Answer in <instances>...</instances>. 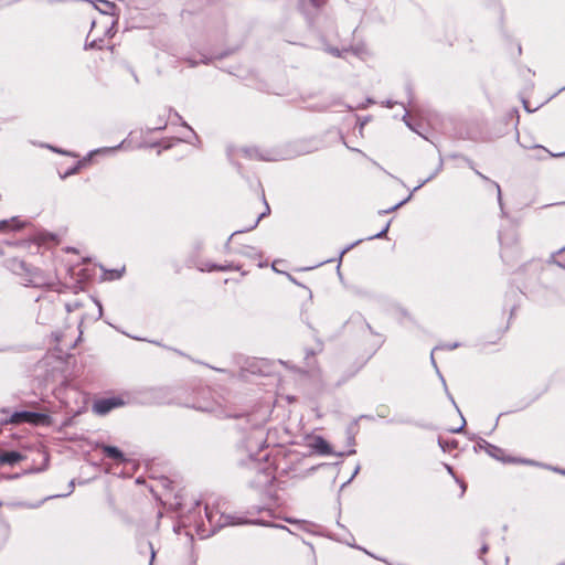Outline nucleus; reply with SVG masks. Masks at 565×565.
Instances as JSON below:
<instances>
[{"label":"nucleus","mask_w":565,"mask_h":565,"mask_svg":"<svg viewBox=\"0 0 565 565\" xmlns=\"http://www.w3.org/2000/svg\"><path fill=\"white\" fill-rule=\"evenodd\" d=\"M465 424H466V420L462 418V424H461V426H460V427H458V428L451 429V431H452V433H459V431H461V430H462V428H463V426H465Z\"/></svg>","instance_id":"a211bd4d"},{"label":"nucleus","mask_w":565,"mask_h":565,"mask_svg":"<svg viewBox=\"0 0 565 565\" xmlns=\"http://www.w3.org/2000/svg\"><path fill=\"white\" fill-rule=\"evenodd\" d=\"M122 405L124 401L120 397L100 398L93 404V411L98 415H106L114 408L120 407Z\"/></svg>","instance_id":"f03ea898"},{"label":"nucleus","mask_w":565,"mask_h":565,"mask_svg":"<svg viewBox=\"0 0 565 565\" xmlns=\"http://www.w3.org/2000/svg\"><path fill=\"white\" fill-rule=\"evenodd\" d=\"M478 174L481 177V179H487L484 175L478 172Z\"/></svg>","instance_id":"72a5a7b5"},{"label":"nucleus","mask_w":565,"mask_h":565,"mask_svg":"<svg viewBox=\"0 0 565 565\" xmlns=\"http://www.w3.org/2000/svg\"><path fill=\"white\" fill-rule=\"evenodd\" d=\"M448 397L450 398L451 403L457 407L455 399L452 398V396L449 393H448Z\"/></svg>","instance_id":"5701e85b"},{"label":"nucleus","mask_w":565,"mask_h":565,"mask_svg":"<svg viewBox=\"0 0 565 565\" xmlns=\"http://www.w3.org/2000/svg\"><path fill=\"white\" fill-rule=\"evenodd\" d=\"M276 527H279V529H282V530H287L286 526L284 525H275Z\"/></svg>","instance_id":"393cba45"},{"label":"nucleus","mask_w":565,"mask_h":565,"mask_svg":"<svg viewBox=\"0 0 565 565\" xmlns=\"http://www.w3.org/2000/svg\"><path fill=\"white\" fill-rule=\"evenodd\" d=\"M458 343H450V344H447V345H441V347H436L435 348V351L436 350H439V349H448V350H452V349H456L458 348Z\"/></svg>","instance_id":"4468645a"},{"label":"nucleus","mask_w":565,"mask_h":565,"mask_svg":"<svg viewBox=\"0 0 565 565\" xmlns=\"http://www.w3.org/2000/svg\"><path fill=\"white\" fill-rule=\"evenodd\" d=\"M211 269L228 270V269H231V266H230V265H226V266H220V267L212 266V267L210 268V270H211Z\"/></svg>","instance_id":"dca6fc26"},{"label":"nucleus","mask_w":565,"mask_h":565,"mask_svg":"<svg viewBox=\"0 0 565 565\" xmlns=\"http://www.w3.org/2000/svg\"><path fill=\"white\" fill-rule=\"evenodd\" d=\"M78 169H79V164L74 166L72 169L67 170V171L62 175V178H65V177H67V175H71V174L76 173Z\"/></svg>","instance_id":"f8f14e48"},{"label":"nucleus","mask_w":565,"mask_h":565,"mask_svg":"<svg viewBox=\"0 0 565 565\" xmlns=\"http://www.w3.org/2000/svg\"><path fill=\"white\" fill-rule=\"evenodd\" d=\"M487 551H488V546H487V545H483V546L481 547V553H486Z\"/></svg>","instance_id":"4be33fe9"},{"label":"nucleus","mask_w":565,"mask_h":565,"mask_svg":"<svg viewBox=\"0 0 565 565\" xmlns=\"http://www.w3.org/2000/svg\"><path fill=\"white\" fill-rule=\"evenodd\" d=\"M47 416L45 414L35 413V412H29V411H21V412H14L10 415L8 419H6V423L19 425L23 423H29L32 425H41L47 422Z\"/></svg>","instance_id":"f257e3e1"},{"label":"nucleus","mask_w":565,"mask_h":565,"mask_svg":"<svg viewBox=\"0 0 565 565\" xmlns=\"http://www.w3.org/2000/svg\"><path fill=\"white\" fill-rule=\"evenodd\" d=\"M430 359H431L433 363L435 364L434 352L431 353Z\"/></svg>","instance_id":"7c9ffc66"},{"label":"nucleus","mask_w":565,"mask_h":565,"mask_svg":"<svg viewBox=\"0 0 565 565\" xmlns=\"http://www.w3.org/2000/svg\"><path fill=\"white\" fill-rule=\"evenodd\" d=\"M441 382H443V384H444V387H447V384H446L445 379H441Z\"/></svg>","instance_id":"c756f323"},{"label":"nucleus","mask_w":565,"mask_h":565,"mask_svg":"<svg viewBox=\"0 0 565 565\" xmlns=\"http://www.w3.org/2000/svg\"><path fill=\"white\" fill-rule=\"evenodd\" d=\"M205 513H206V518H207L209 522L212 523L213 513L209 510L207 507L205 508Z\"/></svg>","instance_id":"f3484780"},{"label":"nucleus","mask_w":565,"mask_h":565,"mask_svg":"<svg viewBox=\"0 0 565 565\" xmlns=\"http://www.w3.org/2000/svg\"><path fill=\"white\" fill-rule=\"evenodd\" d=\"M388 226H390V223L386 224V226L380 233L371 236L370 238H381V237H383L386 234V232L388 230Z\"/></svg>","instance_id":"9b49d317"},{"label":"nucleus","mask_w":565,"mask_h":565,"mask_svg":"<svg viewBox=\"0 0 565 565\" xmlns=\"http://www.w3.org/2000/svg\"><path fill=\"white\" fill-rule=\"evenodd\" d=\"M268 212H269V206L266 205V212L259 214L248 230L255 228L257 226L258 222L260 221V218L264 217L266 215V213H268Z\"/></svg>","instance_id":"6e6552de"},{"label":"nucleus","mask_w":565,"mask_h":565,"mask_svg":"<svg viewBox=\"0 0 565 565\" xmlns=\"http://www.w3.org/2000/svg\"><path fill=\"white\" fill-rule=\"evenodd\" d=\"M313 448L321 455H330L332 452L330 445L322 437L315 439Z\"/></svg>","instance_id":"39448f33"},{"label":"nucleus","mask_w":565,"mask_h":565,"mask_svg":"<svg viewBox=\"0 0 565 565\" xmlns=\"http://www.w3.org/2000/svg\"><path fill=\"white\" fill-rule=\"evenodd\" d=\"M441 382H443V384H444V387H447V384H446L445 379H441Z\"/></svg>","instance_id":"cd10ccee"},{"label":"nucleus","mask_w":565,"mask_h":565,"mask_svg":"<svg viewBox=\"0 0 565 565\" xmlns=\"http://www.w3.org/2000/svg\"><path fill=\"white\" fill-rule=\"evenodd\" d=\"M24 456L19 451H4L0 454V465L13 466L21 461Z\"/></svg>","instance_id":"7ed1b4c3"},{"label":"nucleus","mask_w":565,"mask_h":565,"mask_svg":"<svg viewBox=\"0 0 565 565\" xmlns=\"http://www.w3.org/2000/svg\"><path fill=\"white\" fill-rule=\"evenodd\" d=\"M105 7H107V10H104L103 12L108 14L111 10H114L115 4L108 1H100Z\"/></svg>","instance_id":"1a4fd4ad"},{"label":"nucleus","mask_w":565,"mask_h":565,"mask_svg":"<svg viewBox=\"0 0 565 565\" xmlns=\"http://www.w3.org/2000/svg\"><path fill=\"white\" fill-rule=\"evenodd\" d=\"M21 227H23V223L21 221H19L17 217H13L9 221L0 222V231H4L7 228L20 230Z\"/></svg>","instance_id":"423d86ee"},{"label":"nucleus","mask_w":565,"mask_h":565,"mask_svg":"<svg viewBox=\"0 0 565 565\" xmlns=\"http://www.w3.org/2000/svg\"><path fill=\"white\" fill-rule=\"evenodd\" d=\"M92 26H93V29L96 28V22L95 21L92 23Z\"/></svg>","instance_id":"473e14b6"},{"label":"nucleus","mask_w":565,"mask_h":565,"mask_svg":"<svg viewBox=\"0 0 565 565\" xmlns=\"http://www.w3.org/2000/svg\"><path fill=\"white\" fill-rule=\"evenodd\" d=\"M102 43H103L102 39H94L90 42H87L85 44V49H102L103 47Z\"/></svg>","instance_id":"0eeeda50"},{"label":"nucleus","mask_w":565,"mask_h":565,"mask_svg":"<svg viewBox=\"0 0 565 565\" xmlns=\"http://www.w3.org/2000/svg\"><path fill=\"white\" fill-rule=\"evenodd\" d=\"M246 152H247V154H248L249 157H254V156H255V157H257V151H253V152H252V151H249V150H248V151H246Z\"/></svg>","instance_id":"412c9836"},{"label":"nucleus","mask_w":565,"mask_h":565,"mask_svg":"<svg viewBox=\"0 0 565 565\" xmlns=\"http://www.w3.org/2000/svg\"><path fill=\"white\" fill-rule=\"evenodd\" d=\"M521 462H523V463H532V461H530V460H521Z\"/></svg>","instance_id":"a878e982"},{"label":"nucleus","mask_w":565,"mask_h":565,"mask_svg":"<svg viewBox=\"0 0 565 565\" xmlns=\"http://www.w3.org/2000/svg\"><path fill=\"white\" fill-rule=\"evenodd\" d=\"M561 472H562L563 475H565V470H562Z\"/></svg>","instance_id":"f704fd0d"},{"label":"nucleus","mask_w":565,"mask_h":565,"mask_svg":"<svg viewBox=\"0 0 565 565\" xmlns=\"http://www.w3.org/2000/svg\"><path fill=\"white\" fill-rule=\"evenodd\" d=\"M98 448H100L103 450V452L108 457V458H111L114 460H117V461H125V456L124 454L115 446H108V445H98L97 446Z\"/></svg>","instance_id":"20e7f679"},{"label":"nucleus","mask_w":565,"mask_h":565,"mask_svg":"<svg viewBox=\"0 0 565 565\" xmlns=\"http://www.w3.org/2000/svg\"><path fill=\"white\" fill-rule=\"evenodd\" d=\"M114 24L115 21L113 19H108V21L105 22V32L109 33Z\"/></svg>","instance_id":"ddd939ff"},{"label":"nucleus","mask_w":565,"mask_h":565,"mask_svg":"<svg viewBox=\"0 0 565 565\" xmlns=\"http://www.w3.org/2000/svg\"><path fill=\"white\" fill-rule=\"evenodd\" d=\"M447 471H449L450 473H452V469L450 466H447Z\"/></svg>","instance_id":"bb28decb"},{"label":"nucleus","mask_w":565,"mask_h":565,"mask_svg":"<svg viewBox=\"0 0 565 565\" xmlns=\"http://www.w3.org/2000/svg\"><path fill=\"white\" fill-rule=\"evenodd\" d=\"M354 452H355V450H354V449H352V450H350L348 454H349V455H351V454H354Z\"/></svg>","instance_id":"2f4dec72"},{"label":"nucleus","mask_w":565,"mask_h":565,"mask_svg":"<svg viewBox=\"0 0 565 565\" xmlns=\"http://www.w3.org/2000/svg\"><path fill=\"white\" fill-rule=\"evenodd\" d=\"M497 186V190H498V199H499V202H501V189L498 184H495Z\"/></svg>","instance_id":"6ab92c4d"},{"label":"nucleus","mask_w":565,"mask_h":565,"mask_svg":"<svg viewBox=\"0 0 565 565\" xmlns=\"http://www.w3.org/2000/svg\"><path fill=\"white\" fill-rule=\"evenodd\" d=\"M149 547H150V552H151V562H152V561H153V558H154L156 553H154V551H153V548H152L151 544H149Z\"/></svg>","instance_id":"aec40b11"},{"label":"nucleus","mask_w":565,"mask_h":565,"mask_svg":"<svg viewBox=\"0 0 565 565\" xmlns=\"http://www.w3.org/2000/svg\"><path fill=\"white\" fill-rule=\"evenodd\" d=\"M441 382H443V384H444V387H447V384H446L445 379H441Z\"/></svg>","instance_id":"c85d7f7f"},{"label":"nucleus","mask_w":565,"mask_h":565,"mask_svg":"<svg viewBox=\"0 0 565 565\" xmlns=\"http://www.w3.org/2000/svg\"><path fill=\"white\" fill-rule=\"evenodd\" d=\"M404 202H401V203H397L395 206H393L391 210H395L397 207H399Z\"/></svg>","instance_id":"b1692460"},{"label":"nucleus","mask_w":565,"mask_h":565,"mask_svg":"<svg viewBox=\"0 0 565 565\" xmlns=\"http://www.w3.org/2000/svg\"><path fill=\"white\" fill-rule=\"evenodd\" d=\"M534 148H536V149H541V150L545 151V152H546V153H548L551 157H563V156H565V152H564V153H552V152H550L547 149H545V148H544V147H542V146H535Z\"/></svg>","instance_id":"9d476101"},{"label":"nucleus","mask_w":565,"mask_h":565,"mask_svg":"<svg viewBox=\"0 0 565 565\" xmlns=\"http://www.w3.org/2000/svg\"><path fill=\"white\" fill-rule=\"evenodd\" d=\"M500 451V449L498 447H494V446H489V455H491L492 457H495L498 458V455L497 452Z\"/></svg>","instance_id":"2eb2a0df"}]
</instances>
